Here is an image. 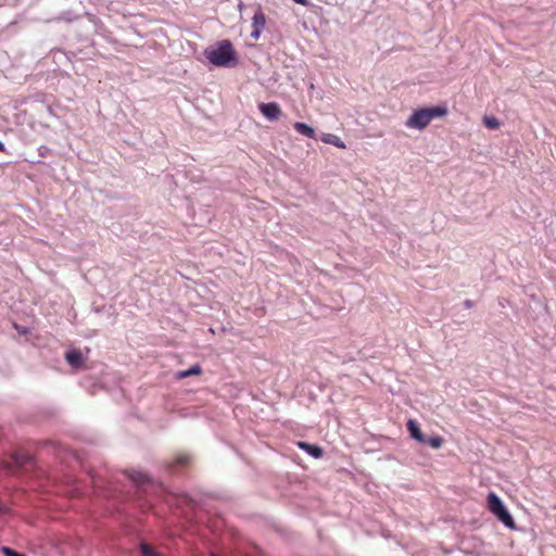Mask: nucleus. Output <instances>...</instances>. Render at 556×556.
Returning <instances> with one entry per match:
<instances>
[{
	"instance_id": "f257e3e1",
	"label": "nucleus",
	"mask_w": 556,
	"mask_h": 556,
	"mask_svg": "<svg viewBox=\"0 0 556 556\" xmlns=\"http://www.w3.org/2000/svg\"><path fill=\"white\" fill-rule=\"evenodd\" d=\"M204 55L215 66H229L236 64L237 53L230 40H220L205 49Z\"/></svg>"
},
{
	"instance_id": "f03ea898",
	"label": "nucleus",
	"mask_w": 556,
	"mask_h": 556,
	"mask_svg": "<svg viewBox=\"0 0 556 556\" xmlns=\"http://www.w3.org/2000/svg\"><path fill=\"white\" fill-rule=\"evenodd\" d=\"M447 108L445 105H437L432 108H422L415 110L407 118L405 125L412 129H425L433 118L444 117L447 115Z\"/></svg>"
},
{
	"instance_id": "7ed1b4c3",
	"label": "nucleus",
	"mask_w": 556,
	"mask_h": 556,
	"mask_svg": "<svg viewBox=\"0 0 556 556\" xmlns=\"http://www.w3.org/2000/svg\"><path fill=\"white\" fill-rule=\"evenodd\" d=\"M488 509L507 528L516 529L513 516L508 513L501 498L493 492L488 495Z\"/></svg>"
},
{
	"instance_id": "20e7f679",
	"label": "nucleus",
	"mask_w": 556,
	"mask_h": 556,
	"mask_svg": "<svg viewBox=\"0 0 556 556\" xmlns=\"http://www.w3.org/2000/svg\"><path fill=\"white\" fill-rule=\"evenodd\" d=\"M258 109L269 121H278L282 115L280 105L276 102L261 103Z\"/></svg>"
},
{
	"instance_id": "39448f33",
	"label": "nucleus",
	"mask_w": 556,
	"mask_h": 556,
	"mask_svg": "<svg viewBox=\"0 0 556 556\" xmlns=\"http://www.w3.org/2000/svg\"><path fill=\"white\" fill-rule=\"evenodd\" d=\"M266 23L265 14L263 13L262 9H258L253 16L252 27L253 31L251 33V37L254 39H258L262 29L264 28Z\"/></svg>"
},
{
	"instance_id": "423d86ee",
	"label": "nucleus",
	"mask_w": 556,
	"mask_h": 556,
	"mask_svg": "<svg viewBox=\"0 0 556 556\" xmlns=\"http://www.w3.org/2000/svg\"><path fill=\"white\" fill-rule=\"evenodd\" d=\"M65 359L73 369L84 367L83 354L79 350H70L65 353Z\"/></svg>"
},
{
	"instance_id": "0eeeda50",
	"label": "nucleus",
	"mask_w": 556,
	"mask_h": 556,
	"mask_svg": "<svg viewBox=\"0 0 556 556\" xmlns=\"http://www.w3.org/2000/svg\"><path fill=\"white\" fill-rule=\"evenodd\" d=\"M407 430L409 431L412 438H414L418 442H421V443L426 442V439H425L418 424L415 420L409 419L407 421Z\"/></svg>"
},
{
	"instance_id": "6e6552de",
	"label": "nucleus",
	"mask_w": 556,
	"mask_h": 556,
	"mask_svg": "<svg viewBox=\"0 0 556 556\" xmlns=\"http://www.w3.org/2000/svg\"><path fill=\"white\" fill-rule=\"evenodd\" d=\"M293 128L301 135L307 137V138H312L314 139L315 138V130L313 127H311L309 125L305 124V123H302V122H296L294 123L293 125Z\"/></svg>"
},
{
	"instance_id": "1a4fd4ad",
	"label": "nucleus",
	"mask_w": 556,
	"mask_h": 556,
	"mask_svg": "<svg viewBox=\"0 0 556 556\" xmlns=\"http://www.w3.org/2000/svg\"><path fill=\"white\" fill-rule=\"evenodd\" d=\"M298 446L315 458H319L323 455V450L317 445H312L306 442H299Z\"/></svg>"
},
{
	"instance_id": "9d476101",
	"label": "nucleus",
	"mask_w": 556,
	"mask_h": 556,
	"mask_svg": "<svg viewBox=\"0 0 556 556\" xmlns=\"http://www.w3.org/2000/svg\"><path fill=\"white\" fill-rule=\"evenodd\" d=\"M321 141L327 144H332L339 149H345V143L341 140L340 137L332 134H324L321 137Z\"/></svg>"
},
{
	"instance_id": "9b49d317",
	"label": "nucleus",
	"mask_w": 556,
	"mask_h": 556,
	"mask_svg": "<svg viewBox=\"0 0 556 556\" xmlns=\"http://www.w3.org/2000/svg\"><path fill=\"white\" fill-rule=\"evenodd\" d=\"M202 374V367L199 364L193 365L187 370H181L177 372L178 379H185L190 376H198Z\"/></svg>"
},
{
	"instance_id": "f8f14e48",
	"label": "nucleus",
	"mask_w": 556,
	"mask_h": 556,
	"mask_svg": "<svg viewBox=\"0 0 556 556\" xmlns=\"http://www.w3.org/2000/svg\"><path fill=\"white\" fill-rule=\"evenodd\" d=\"M483 124L489 129H498L501 127V122L495 116H484Z\"/></svg>"
},
{
	"instance_id": "ddd939ff",
	"label": "nucleus",
	"mask_w": 556,
	"mask_h": 556,
	"mask_svg": "<svg viewBox=\"0 0 556 556\" xmlns=\"http://www.w3.org/2000/svg\"><path fill=\"white\" fill-rule=\"evenodd\" d=\"M140 552L142 556H163L147 543L140 544Z\"/></svg>"
},
{
	"instance_id": "4468645a",
	"label": "nucleus",
	"mask_w": 556,
	"mask_h": 556,
	"mask_svg": "<svg viewBox=\"0 0 556 556\" xmlns=\"http://www.w3.org/2000/svg\"><path fill=\"white\" fill-rule=\"evenodd\" d=\"M425 443L429 444L433 448H440L443 444V439L439 435H435L426 440Z\"/></svg>"
},
{
	"instance_id": "2eb2a0df",
	"label": "nucleus",
	"mask_w": 556,
	"mask_h": 556,
	"mask_svg": "<svg viewBox=\"0 0 556 556\" xmlns=\"http://www.w3.org/2000/svg\"><path fill=\"white\" fill-rule=\"evenodd\" d=\"M2 553L4 554V556H25L7 546L2 547Z\"/></svg>"
},
{
	"instance_id": "dca6fc26",
	"label": "nucleus",
	"mask_w": 556,
	"mask_h": 556,
	"mask_svg": "<svg viewBox=\"0 0 556 556\" xmlns=\"http://www.w3.org/2000/svg\"><path fill=\"white\" fill-rule=\"evenodd\" d=\"M188 463H189V456H187V455H180L175 460V464L180 465V466L187 465Z\"/></svg>"
},
{
	"instance_id": "f3484780",
	"label": "nucleus",
	"mask_w": 556,
	"mask_h": 556,
	"mask_svg": "<svg viewBox=\"0 0 556 556\" xmlns=\"http://www.w3.org/2000/svg\"><path fill=\"white\" fill-rule=\"evenodd\" d=\"M134 480H135L136 482H138V483H144V482L149 481V478H148V476H147V475L139 473V475H138V478H135V477H134Z\"/></svg>"
},
{
	"instance_id": "a211bd4d",
	"label": "nucleus",
	"mask_w": 556,
	"mask_h": 556,
	"mask_svg": "<svg viewBox=\"0 0 556 556\" xmlns=\"http://www.w3.org/2000/svg\"><path fill=\"white\" fill-rule=\"evenodd\" d=\"M295 3L307 7L309 4L308 0H293Z\"/></svg>"
},
{
	"instance_id": "6ab92c4d",
	"label": "nucleus",
	"mask_w": 556,
	"mask_h": 556,
	"mask_svg": "<svg viewBox=\"0 0 556 556\" xmlns=\"http://www.w3.org/2000/svg\"><path fill=\"white\" fill-rule=\"evenodd\" d=\"M0 152H3V153L7 152V149H5L4 144L1 141H0Z\"/></svg>"
},
{
	"instance_id": "aec40b11",
	"label": "nucleus",
	"mask_w": 556,
	"mask_h": 556,
	"mask_svg": "<svg viewBox=\"0 0 556 556\" xmlns=\"http://www.w3.org/2000/svg\"><path fill=\"white\" fill-rule=\"evenodd\" d=\"M212 556H216L215 554H212Z\"/></svg>"
}]
</instances>
